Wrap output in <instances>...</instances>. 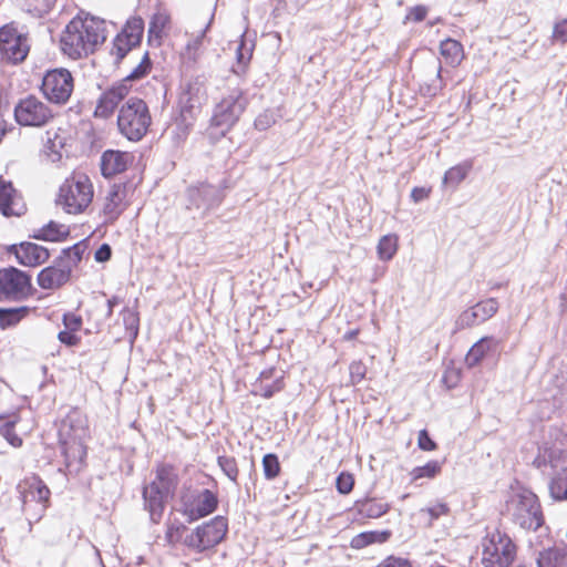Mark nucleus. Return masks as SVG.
Listing matches in <instances>:
<instances>
[{"label": "nucleus", "mask_w": 567, "mask_h": 567, "mask_svg": "<svg viewBox=\"0 0 567 567\" xmlns=\"http://www.w3.org/2000/svg\"><path fill=\"white\" fill-rule=\"evenodd\" d=\"M105 39L104 20L78 16L68 23L61 38V48L70 58L81 59L93 53Z\"/></svg>", "instance_id": "nucleus-1"}, {"label": "nucleus", "mask_w": 567, "mask_h": 567, "mask_svg": "<svg viewBox=\"0 0 567 567\" xmlns=\"http://www.w3.org/2000/svg\"><path fill=\"white\" fill-rule=\"evenodd\" d=\"M86 421L78 410H72L61 421L58 430L61 453L70 472L80 471L86 456L84 439L86 437Z\"/></svg>", "instance_id": "nucleus-2"}, {"label": "nucleus", "mask_w": 567, "mask_h": 567, "mask_svg": "<svg viewBox=\"0 0 567 567\" xmlns=\"http://www.w3.org/2000/svg\"><path fill=\"white\" fill-rule=\"evenodd\" d=\"M93 195V185L89 176L83 173H73L61 184L56 205L68 214H80L92 203Z\"/></svg>", "instance_id": "nucleus-3"}, {"label": "nucleus", "mask_w": 567, "mask_h": 567, "mask_svg": "<svg viewBox=\"0 0 567 567\" xmlns=\"http://www.w3.org/2000/svg\"><path fill=\"white\" fill-rule=\"evenodd\" d=\"M151 123L148 106L138 97H130L118 111L117 127L128 141H141L146 135Z\"/></svg>", "instance_id": "nucleus-4"}, {"label": "nucleus", "mask_w": 567, "mask_h": 567, "mask_svg": "<svg viewBox=\"0 0 567 567\" xmlns=\"http://www.w3.org/2000/svg\"><path fill=\"white\" fill-rule=\"evenodd\" d=\"M248 105V97L244 90L231 89L215 105L210 125L218 130L217 133L225 135L239 121Z\"/></svg>", "instance_id": "nucleus-5"}, {"label": "nucleus", "mask_w": 567, "mask_h": 567, "mask_svg": "<svg viewBox=\"0 0 567 567\" xmlns=\"http://www.w3.org/2000/svg\"><path fill=\"white\" fill-rule=\"evenodd\" d=\"M534 464L537 468L550 467L553 472H548V475L555 474L559 470L566 471L567 433L559 427H550Z\"/></svg>", "instance_id": "nucleus-6"}, {"label": "nucleus", "mask_w": 567, "mask_h": 567, "mask_svg": "<svg viewBox=\"0 0 567 567\" xmlns=\"http://www.w3.org/2000/svg\"><path fill=\"white\" fill-rule=\"evenodd\" d=\"M227 533V517L217 515L186 534L184 546L196 553H204L219 545L225 539Z\"/></svg>", "instance_id": "nucleus-7"}, {"label": "nucleus", "mask_w": 567, "mask_h": 567, "mask_svg": "<svg viewBox=\"0 0 567 567\" xmlns=\"http://www.w3.org/2000/svg\"><path fill=\"white\" fill-rule=\"evenodd\" d=\"M219 498H179L172 505L166 520V530L192 524L212 513L218 507Z\"/></svg>", "instance_id": "nucleus-8"}, {"label": "nucleus", "mask_w": 567, "mask_h": 567, "mask_svg": "<svg viewBox=\"0 0 567 567\" xmlns=\"http://www.w3.org/2000/svg\"><path fill=\"white\" fill-rule=\"evenodd\" d=\"M484 567H509L516 557V545L511 537L496 529L482 539Z\"/></svg>", "instance_id": "nucleus-9"}, {"label": "nucleus", "mask_w": 567, "mask_h": 567, "mask_svg": "<svg viewBox=\"0 0 567 567\" xmlns=\"http://www.w3.org/2000/svg\"><path fill=\"white\" fill-rule=\"evenodd\" d=\"M144 33V21L140 17L130 18L122 31L113 40L111 54L118 64L135 47L140 45Z\"/></svg>", "instance_id": "nucleus-10"}, {"label": "nucleus", "mask_w": 567, "mask_h": 567, "mask_svg": "<svg viewBox=\"0 0 567 567\" xmlns=\"http://www.w3.org/2000/svg\"><path fill=\"white\" fill-rule=\"evenodd\" d=\"M31 288V276L16 267L0 269V301L21 300Z\"/></svg>", "instance_id": "nucleus-11"}, {"label": "nucleus", "mask_w": 567, "mask_h": 567, "mask_svg": "<svg viewBox=\"0 0 567 567\" xmlns=\"http://www.w3.org/2000/svg\"><path fill=\"white\" fill-rule=\"evenodd\" d=\"M41 90L44 96L53 103H65L73 91V78L66 69H56L47 72Z\"/></svg>", "instance_id": "nucleus-12"}, {"label": "nucleus", "mask_w": 567, "mask_h": 567, "mask_svg": "<svg viewBox=\"0 0 567 567\" xmlns=\"http://www.w3.org/2000/svg\"><path fill=\"white\" fill-rule=\"evenodd\" d=\"M52 116L49 106L34 96L21 100L14 107L16 121L23 126H43Z\"/></svg>", "instance_id": "nucleus-13"}, {"label": "nucleus", "mask_w": 567, "mask_h": 567, "mask_svg": "<svg viewBox=\"0 0 567 567\" xmlns=\"http://www.w3.org/2000/svg\"><path fill=\"white\" fill-rule=\"evenodd\" d=\"M178 486L176 468L169 464H158L152 472L148 485L144 487L143 496H174Z\"/></svg>", "instance_id": "nucleus-14"}, {"label": "nucleus", "mask_w": 567, "mask_h": 567, "mask_svg": "<svg viewBox=\"0 0 567 567\" xmlns=\"http://www.w3.org/2000/svg\"><path fill=\"white\" fill-rule=\"evenodd\" d=\"M205 92L198 82H189L179 95L181 116L184 122L194 120L200 112Z\"/></svg>", "instance_id": "nucleus-15"}, {"label": "nucleus", "mask_w": 567, "mask_h": 567, "mask_svg": "<svg viewBox=\"0 0 567 567\" xmlns=\"http://www.w3.org/2000/svg\"><path fill=\"white\" fill-rule=\"evenodd\" d=\"M131 86L125 81H120L113 84L110 89L102 93L97 100L94 116L101 118H109L121 101H123L130 93Z\"/></svg>", "instance_id": "nucleus-16"}, {"label": "nucleus", "mask_w": 567, "mask_h": 567, "mask_svg": "<svg viewBox=\"0 0 567 567\" xmlns=\"http://www.w3.org/2000/svg\"><path fill=\"white\" fill-rule=\"evenodd\" d=\"M515 517L523 528L537 530L544 524L539 498H519Z\"/></svg>", "instance_id": "nucleus-17"}, {"label": "nucleus", "mask_w": 567, "mask_h": 567, "mask_svg": "<svg viewBox=\"0 0 567 567\" xmlns=\"http://www.w3.org/2000/svg\"><path fill=\"white\" fill-rule=\"evenodd\" d=\"M187 197L189 202L188 207L207 212L219 205L221 202V192L214 185L203 183L198 186H190L187 189Z\"/></svg>", "instance_id": "nucleus-18"}, {"label": "nucleus", "mask_w": 567, "mask_h": 567, "mask_svg": "<svg viewBox=\"0 0 567 567\" xmlns=\"http://www.w3.org/2000/svg\"><path fill=\"white\" fill-rule=\"evenodd\" d=\"M9 252L13 254L18 262L24 267L40 266L50 257V252L45 247L31 241L12 245L9 248Z\"/></svg>", "instance_id": "nucleus-19"}, {"label": "nucleus", "mask_w": 567, "mask_h": 567, "mask_svg": "<svg viewBox=\"0 0 567 567\" xmlns=\"http://www.w3.org/2000/svg\"><path fill=\"white\" fill-rule=\"evenodd\" d=\"M71 271L58 258L52 266L43 268L38 275V285L45 290H54L70 280Z\"/></svg>", "instance_id": "nucleus-20"}, {"label": "nucleus", "mask_w": 567, "mask_h": 567, "mask_svg": "<svg viewBox=\"0 0 567 567\" xmlns=\"http://www.w3.org/2000/svg\"><path fill=\"white\" fill-rule=\"evenodd\" d=\"M134 156L128 152L107 150L101 156V173L104 177H112L125 172L133 163Z\"/></svg>", "instance_id": "nucleus-21"}, {"label": "nucleus", "mask_w": 567, "mask_h": 567, "mask_svg": "<svg viewBox=\"0 0 567 567\" xmlns=\"http://www.w3.org/2000/svg\"><path fill=\"white\" fill-rule=\"evenodd\" d=\"M25 206L10 182L0 179V212L3 216H21Z\"/></svg>", "instance_id": "nucleus-22"}, {"label": "nucleus", "mask_w": 567, "mask_h": 567, "mask_svg": "<svg viewBox=\"0 0 567 567\" xmlns=\"http://www.w3.org/2000/svg\"><path fill=\"white\" fill-rule=\"evenodd\" d=\"M502 340L493 336H486L475 342L468 350L465 362L470 368L476 367L489 353L499 352Z\"/></svg>", "instance_id": "nucleus-23"}, {"label": "nucleus", "mask_w": 567, "mask_h": 567, "mask_svg": "<svg viewBox=\"0 0 567 567\" xmlns=\"http://www.w3.org/2000/svg\"><path fill=\"white\" fill-rule=\"evenodd\" d=\"M124 189L120 185H113L107 193L103 206L105 224H113L123 213Z\"/></svg>", "instance_id": "nucleus-24"}, {"label": "nucleus", "mask_w": 567, "mask_h": 567, "mask_svg": "<svg viewBox=\"0 0 567 567\" xmlns=\"http://www.w3.org/2000/svg\"><path fill=\"white\" fill-rule=\"evenodd\" d=\"M424 71L429 74H434L435 79L431 83L421 84L420 91L425 96H436L445 85L442 78V63L440 59L431 56L426 60Z\"/></svg>", "instance_id": "nucleus-25"}, {"label": "nucleus", "mask_w": 567, "mask_h": 567, "mask_svg": "<svg viewBox=\"0 0 567 567\" xmlns=\"http://www.w3.org/2000/svg\"><path fill=\"white\" fill-rule=\"evenodd\" d=\"M276 373L275 369L262 371L259 377V383L256 384V393L269 399L275 393L284 389L282 375H276L272 382H269L272 374Z\"/></svg>", "instance_id": "nucleus-26"}, {"label": "nucleus", "mask_w": 567, "mask_h": 567, "mask_svg": "<svg viewBox=\"0 0 567 567\" xmlns=\"http://www.w3.org/2000/svg\"><path fill=\"white\" fill-rule=\"evenodd\" d=\"M30 312L31 308L28 306L13 308L0 307V329L8 330L16 328L23 319L30 315Z\"/></svg>", "instance_id": "nucleus-27"}, {"label": "nucleus", "mask_w": 567, "mask_h": 567, "mask_svg": "<svg viewBox=\"0 0 567 567\" xmlns=\"http://www.w3.org/2000/svg\"><path fill=\"white\" fill-rule=\"evenodd\" d=\"M390 537L391 532L388 529L362 532L351 539L350 546L354 549H362L372 544H383L388 542Z\"/></svg>", "instance_id": "nucleus-28"}, {"label": "nucleus", "mask_w": 567, "mask_h": 567, "mask_svg": "<svg viewBox=\"0 0 567 567\" xmlns=\"http://www.w3.org/2000/svg\"><path fill=\"white\" fill-rule=\"evenodd\" d=\"M49 502L50 498H21V508L30 525L41 519Z\"/></svg>", "instance_id": "nucleus-29"}, {"label": "nucleus", "mask_w": 567, "mask_h": 567, "mask_svg": "<svg viewBox=\"0 0 567 567\" xmlns=\"http://www.w3.org/2000/svg\"><path fill=\"white\" fill-rule=\"evenodd\" d=\"M69 234L70 230L68 226L58 224L55 221H50L37 230L33 235V238L47 241H62L66 239Z\"/></svg>", "instance_id": "nucleus-30"}, {"label": "nucleus", "mask_w": 567, "mask_h": 567, "mask_svg": "<svg viewBox=\"0 0 567 567\" xmlns=\"http://www.w3.org/2000/svg\"><path fill=\"white\" fill-rule=\"evenodd\" d=\"M2 55L13 63L22 62L29 52V45L24 35H19L17 40H10V44L0 49Z\"/></svg>", "instance_id": "nucleus-31"}, {"label": "nucleus", "mask_w": 567, "mask_h": 567, "mask_svg": "<svg viewBox=\"0 0 567 567\" xmlns=\"http://www.w3.org/2000/svg\"><path fill=\"white\" fill-rule=\"evenodd\" d=\"M537 567H567V553L565 549L548 548L539 553Z\"/></svg>", "instance_id": "nucleus-32"}, {"label": "nucleus", "mask_w": 567, "mask_h": 567, "mask_svg": "<svg viewBox=\"0 0 567 567\" xmlns=\"http://www.w3.org/2000/svg\"><path fill=\"white\" fill-rule=\"evenodd\" d=\"M472 168L473 162L470 159L451 167L443 176V185L456 188L466 178Z\"/></svg>", "instance_id": "nucleus-33"}, {"label": "nucleus", "mask_w": 567, "mask_h": 567, "mask_svg": "<svg viewBox=\"0 0 567 567\" xmlns=\"http://www.w3.org/2000/svg\"><path fill=\"white\" fill-rule=\"evenodd\" d=\"M21 496H47L50 491L45 483L37 475L25 477L18 484Z\"/></svg>", "instance_id": "nucleus-34"}, {"label": "nucleus", "mask_w": 567, "mask_h": 567, "mask_svg": "<svg viewBox=\"0 0 567 567\" xmlns=\"http://www.w3.org/2000/svg\"><path fill=\"white\" fill-rule=\"evenodd\" d=\"M440 53L445 58L446 63L453 66L458 65L463 59L462 44L450 38L440 43Z\"/></svg>", "instance_id": "nucleus-35"}, {"label": "nucleus", "mask_w": 567, "mask_h": 567, "mask_svg": "<svg viewBox=\"0 0 567 567\" xmlns=\"http://www.w3.org/2000/svg\"><path fill=\"white\" fill-rule=\"evenodd\" d=\"M378 498H358L355 506L361 514L370 518H378L386 513L388 504L377 503Z\"/></svg>", "instance_id": "nucleus-36"}, {"label": "nucleus", "mask_w": 567, "mask_h": 567, "mask_svg": "<svg viewBox=\"0 0 567 567\" xmlns=\"http://www.w3.org/2000/svg\"><path fill=\"white\" fill-rule=\"evenodd\" d=\"M48 141L44 145V154L51 163H59L62 159V150L65 145L64 137H61L56 132L51 136L48 132Z\"/></svg>", "instance_id": "nucleus-37"}, {"label": "nucleus", "mask_w": 567, "mask_h": 567, "mask_svg": "<svg viewBox=\"0 0 567 567\" xmlns=\"http://www.w3.org/2000/svg\"><path fill=\"white\" fill-rule=\"evenodd\" d=\"M167 498H143V508L148 513L152 524H159L166 509Z\"/></svg>", "instance_id": "nucleus-38"}, {"label": "nucleus", "mask_w": 567, "mask_h": 567, "mask_svg": "<svg viewBox=\"0 0 567 567\" xmlns=\"http://www.w3.org/2000/svg\"><path fill=\"white\" fill-rule=\"evenodd\" d=\"M252 56V44H248L245 34L240 37V42L236 49L237 65L233 68L236 74H243Z\"/></svg>", "instance_id": "nucleus-39"}, {"label": "nucleus", "mask_w": 567, "mask_h": 567, "mask_svg": "<svg viewBox=\"0 0 567 567\" xmlns=\"http://www.w3.org/2000/svg\"><path fill=\"white\" fill-rule=\"evenodd\" d=\"M84 251L85 246L82 243H78L71 247L63 249L58 259L64 266H68L69 270L72 272V269L76 267L78 264L81 261Z\"/></svg>", "instance_id": "nucleus-40"}, {"label": "nucleus", "mask_w": 567, "mask_h": 567, "mask_svg": "<svg viewBox=\"0 0 567 567\" xmlns=\"http://www.w3.org/2000/svg\"><path fill=\"white\" fill-rule=\"evenodd\" d=\"M398 241L399 238L394 234L381 237L377 247L379 258L384 261L391 260L396 254Z\"/></svg>", "instance_id": "nucleus-41"}, {"label": "nucleus", "mask_w": 567, "mask_h": 567, "mask_svg": "<svg viewBox=\"0 0 567 567\" xmlns=\"http://www.w3.org/2000/svg\"><path fill=\"white\" fill-rule=\"evenodd\" d=\"M169 23V17L165 12H156L153 14L148 27V41L159 40L165 27Z\"/></svg>", "instance_id": "nucleus-42"}, {"label": "nucleus", "mask_w": 567, "mask_h": 567, "mask_svg": "<svg viewBox=\"0 0 567 567\" xmlns=\"http://www.w3.org/2000/svg\"><path fill=\"white\" fill-rule=\"evenodd\" d=\"M122 319L126 331L128 332L131 342H134L138 334L140 318L138 313L130 308H124L122 311Z\"/></svg>", "instance_id": "nucleus-43"}, {"label": "nucleus", "mask_w": 567, "mask_h": 567, "mask_svg": "<svg viewBox=\"0 0 567 567\" xmlns=\"http://www.w3.org/2000/svg\"><path fill=\"white\" fill-rule=\"evenodd\" d=\"M151 68L152 61L148 52H145L137 65L122 81L127 84V82L141 80L151 71Z\"/></svg>", "instance_id": "nucleus-44"}, {"label": "nucleus", "mask_w": 567, "mask_h": 567, "mask_svg": "<svg viewBox=\"0 0 567 567\" xmlns=\"http://www.w3.org/2000/svg\"><path fill=\"white\" fill-rule=\"evenodd\" d=\"M486 320L481 316V313L475 310V307H471L464 310L460 317L457 318L456 324L461 328H471L477 326L480 323L485 322Z\"/></svg>", "instance_id": "nucleus-45"}, {"label": "nucleus", "mask_w": 567, "mask_h": 567, "mask_svg": "<svg viewBox=\"0 0 567 567\" xmlns=\"http://www.w3.org/2000/svg\"><path fill=\"white\" fill-rule=\"evenodd\" d=\"M262 467L265 476L268 480L275 478L280 472V463L278 456L274 453H268L262 458Z\"/></svg>", "instance_id": "nucleus-46"}, {"label": "nucleus", "mask_w": 567, "mask_h": 567, "mask_svg": "<svg viewBox=\"0 0 567 567\" xmlns=\"http://www.w3.org/2000/svg\"><path fill=\"white\" fill-rule=\"evenodd\" d=\"M218 465L224 474L233 482L237 480L238 467L236 460L233 456L221 455L217 458Z\"/></svg>", "instance_id": "nucleus-47"}, {"label": "nucleus", "mask_w": 567, "mask_h": 567, "mask_svg": "<svg viewBox=\"0 0 567 567\" xmlns=\"http://www.w3.org/2000/svg\"><path fill=\"white\" fill-rule=\"evenodd\" d=\"M441 471V464L437 461H430L423 466H417L412 471L414 480L422 477H434Z\"/></svg>", "instance_id": "nucleus-48"}, {"label": "nucleus", "mask_w": 567, "mask_h": 567, "mask_svg": "<svg viewBox=\"0 0 567 567\" xmlns=\"http://www.w3.org/2000/svg\"><path fill=\"white\" fill-rule=\"evenodd\" d=\"M475 310H477L481 316L487 321L491 319L498 310V301L495 298H487L474 305Z\"/></svg>", "instance_id": "nucleus-49"}, {"label": "nucleus", "mask_w": 567, "mask_h": 567, "mask_svg": "<svg viewBox=\"0 0 567 567\" xmlns=\"http://www.w3.org/2000/svg\"><path fill=\"white\" fill-rule=\"evenodd\" d=\"M16 421H7L0 426V434L14 447L22 445V439L14 433Z\"/></svg>", "instance_id": "nucleus-50"}, {"label": "nucleus", "mask_w": 567, "mask_h": 567, "mask_svg": "<svg viewBox=\"0 0 567 567\" xmlns=\"http://www.w3.org/2000/svg\"><path fill=\"white\" fill-rule=\"evenodd\" d=\"M354 485V478L352 474L342 472L336 478V486L340 494H349Z\"/></svg>", "instance_id": "nucleus-51"}, {"label": "nucleus", "mask_w": 567, "mask_h": 567, "mask_svg": "<svg viewBox=\"0 0 567 567\" xmlns=\"http://www.w3.org/2000/svg\"><path fill=\"white\" fill-rule=\"evenodd\" d=\"M187 530V526L171 528L169 530H165V540L169 546H176L177 544L184 545V534Z\"/></svg>", "instance_id": "nucleus-52"}, {"label": "nucleus", "mask_w": 567, "mask_h": 567, "mask_svg": "<svg viewBox=\"0 0 567 567\" xmlns=\"http://www.w3.org/2000/svg\"><path fill=\"white\" fill-rule=\"evenodd\" d=\"M349 373L351 384L355 385L364 379L367 373V367L361 361H353L349 365Z\"/></svg>", "instance_id": "nucleus-53"}, {"label": "nucleus", "mask_w": 567, "mask_h": 567, "mask_svg": "<svg viewBox=\"0 0 567 567\" xmlns=\"http://www.w3.org/2000/svg\"><path fill=\"white\" fill-rule=\"evenodd\" d=\"M21 33L12 24H7L0 28V49L10 44V40H17Z\"/></svg>", "instance_id": "nucleus-54"}, {"label": "nucleus", "mask_w": 567, "mask_h": 567, "mask_svg": "<svg viewBox=\"0 0 567 567\" xmlns=\"http://www.w3.org/2000/svg\"><path fill=\"white\" fill-rule=\"evenodd\" d=\"M377 567H412V563L408 558L388 556Z\"/></svg>", "instance_id": "nucleus-55"}, {"label": "nucleus", "mask_w": 567, "mask_h": 567, "mask_svg": "<svg viewBox=\"0 0 567 567\" xmlns=\"http://www.w3.org/2000/svg\"><path fill=\"white\" fill-rule=\"evenodd\" d=\"M426 14H427V8L425 6L419 4V6L412 7L408 10L405 20L421 22L425 19Z\"/></svg>", "instance_id": "nucleus-56"}, {"label": "nucleus", "mask_w": 567, "mask_h": 567, "mask_svg": "<svg viewBox=\"0 0 567 567\" xmlns=\"http://www.w3.org/2000/svg\"><path fill=\"white\" fill-rule=\"evenodd\" d=\"M275 123V117L271 112H264L255 120V127L259 131H266Z\"/></svg>", "instance_id": "nucleus-57"}, {"label": "nucleus", "mask_w": 567, "mask_h": 567, "mask_svg": "<svg viewBox=\"0 0 567 567\" xmlns=\"http://www.w3.org/2000/svg\"><path fill=\"white\" fill-rule=\"evenodd\" d=\"M447 511H449V507H447L446 504L439 503V504H436L434 506L421 509V513L429 514V516H430V520L429 522L432 523V520L437 519L440 516L446 514Z\"/></svg>", "instance_id": "nucleus-58"}, {"label": "nucleus", "mask_w": 567, "mask_h": 567, "mask_svg": "<svg viewBox=\"0 0 567 567\" xmlns=\"http://www.w3.org/2000/svg\"><path fill=\"white\" fill-rule=\"evenodd\" d=\"M63 324L65 326V328L70 331H78L80 330L81 326H82V318L80 316H76L74 313H64L63 316Z\"/></svg>", "instance_id": "nucleus-59"}, {"label": "nucleus", "mask_w": 567, "mask_h": 567, "mask_svg": "<svg viewBox=\"0 0 567 567\" xmlns=\"http://www.w3.org/2000/svg\"><path fill=\"white\" fill-rule=\"evenodd\" d=\"M417 445L423 451H433L436 449V443L430 437L426 430L420 431Z\"/></svg>", "instance_id": "nucleus-60"}, {"label": "nucleus", "mask_w": 567, "mask_h": 567, "mask_svg": "<svg viewBox=\"0 0 567 567\" xmlns=\"http://www.w3.org/2000/svg\"><path fill=\"white\" fill-rule=\"evenodd\" d=\"M214 17H215V14H214V12H212V13L209 14V18H208V21H207V23H206L205 28H204V29H203V30H202V31L196 35V38H195L193 41H190V42L187 44V48H188V49L197 50V49L200 47L202 41H203V39H204V37H205L206 32L208 31V29L210 28V25H212V23H213Z\"/></svg>", "instance_id": "nucleus-61"}, {"label": "nucleus", "mask_w": 567, "mask_h": 567, "mask_svg": "<svg viewBox=\"0 0 567 567\" xmlns=\"http://www.w3.org/2000/svg\"><path fill=\"white\" fill-rule=\"evenodd\" d=\"M553 35L558 41L567 42V19L555 24Z\"/></svg>", "instance_id": "nucleus-62"}, {"label": "nucleus", "mask_w": 567, "mask_h": 567, "mask_svg": "<svg viewBox=\"0 0 567 567\" xmlns=\"http://www.w3.org/2000/svg\"><path fill=\"white\" fill-rule=\"evenodd\" d=\"M58 339L61 343L70 347L75 346L80 341L79 337H76L74 332L70 330L60 331Z\"/></svg>", "instance_id": "nucleus-63"}, {"label": "nucleus", "mask_w": 567, "mask_h": 567, "mask_svg": "<svg viewBox=\"0 0 567 567\" xmlns=\"http://www.w3.org/2000/svg\"><path fill=\"white\" fill-rule=\"evenodd\" d=\"M112 256V249L110 245L103 244L100 246V248L95 251L94 258L97 262H105L111 259Z\"/></svg>", "instance_id": "nucleus-64"}]
</instances>
